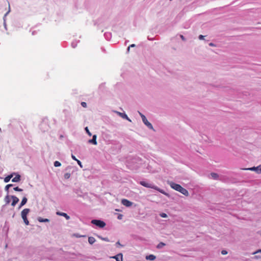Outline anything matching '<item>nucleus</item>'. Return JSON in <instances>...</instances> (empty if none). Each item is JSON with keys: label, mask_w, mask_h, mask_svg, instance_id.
Here are the masks:
<instances>
[{"label": "nucleus", "mask_w": 261, "mask_h": 261, "mask_svg": "<svg viewBox=\"0 0 261 261\" xmlns=\"http://www.w3.org/2000/svg\"><path fill=\"white\" fill-rule=\"evenodd\" d=\"M135 46H136V45H135V44H132L130 45L128 47V48H127V51L128 53V52L129 51L130 48V47H135Z\"/></svg>", "instance_id": "24"}, {"label": "nucleus", "mask_w": 261, "mask_h": 261, "mask_svg": "<svg viewBox=\"0 0 261 261\" xmlns=\"http://www.w3.org/2000/svg\"><path fill=\"white\" fill-rule=\"evenodd\" d=\"M140 115L141 116L142 121L143 123L150 129H153V126L152 124L147 120L146 117L142 114L141 113L139 112Z\"/></svg>", "instance_id": "4"}, {"label": "nucleus", "mask_w": 261, "mask_h": 261, "mask_svg": "<svg viewBox=\"0 0 261 261\" xmlns=\"http://www.w3.org/2000/svg\"><path fill=\"white\" fill-rule=\"evenodd\" d=\"M164 246H165V244L163 243V242H161L160 243L156 246L157 248L158 249H161L162 248V247H163Z\"/></svg>", "instance_id": "18"}, {"label": "nucleus", "mask_w": 261, "mask_h": 261, "mask_svg": "<svg viewBox=\"0 0 261 261\" xmlns=\"http://www.w3.org/2000/svg\"><path fill=\"white\" fill-rule=\"evenodd\" d=\"M248 170H251V171H254V170H257V167H252L248 169Z\"/></svg>", "instance_id": "30"}, {"label": "nucleus", "mask_w": 261, "mask_h": 261, "mask_svg": "<svg viewBox=\"0 0 261 261\" xmlns=\"http://www.w3.org/2000/svg\"><path fill=\"white\" fill-rule=\"evenodd\" d=\"M156 258V256L153 254H150V255H147L145 257V258L147 260H153L154 259H155Z\"/></svg>", "instance_id": "11"}, {"label": "nucleus", "mask_w": 261, "mask_h": 261, "mask_svg": "<svg viewBox=\"0 0 261 261\" xmlns=\"http://www.w3.org/2000/svg\"><path fill=\"white\" fill-rule=\"evenodd\" d=\"M38 220L40 222H48L49 221V220L48 219H43V218H42L41 217H39L38 219Z\"/></svg>", "instance_id": "15"}, {"label": "nucleus", "mask_w": 261, "mask_h": 261, "mask_svg": "<svg viewBox=\"0 0 261 261\" xmlns=\"http://www.w3.org/2000/svg\"><path fill=\"white\" fill-rule=\"evenodd\" d=\"M91 223L100 228H103L106 226V223L99 220H93L91 221Z\"/></svg>", "instance_id": "5"}, {"label": "nucleus", "mask_w": 261, "mask_h": 261, "mask_svg": "<svg viewBox=\"0 0 261 261\" xmlns=\"http://www.w3.org/2000/svg\"><path fill=\"white\" fill-rule=\"evenodd\" d=\"M116 245L118 246H122V245H121L120 243V242L118 241L116 243Z\"/></svg>", "instance_id": "36"}, {"label": "nucleus", "mask_w": 261, "mask_h": 261, "mask_svg": "<svg viewBox=\"0 0 261 261\" xmlns=\"http://www.w3.org/2000/svg\"><path fill=\"white\" fill-rule=\"evenodd\" d=\"M211 175L214 179H216L218 178V175L216 173H212Z\"/></svg>", "instance_id": "20"}, {"label": "nucleus", "mask_w": 261, "mask_h": 261, "mask_svg": "<svg viewBox=\"0 0 261 261\" xmlns=\"http://www.w3.org/2000/svg\"><path fill=\"white\" fill-rule=\"evenodd\" d=\"M56 214L57 215L64 217L66 220H69L70 219V217L66 213L57 212Z\"/></svg>", "instance_id": "8"}, {"label": "nucleus", "mask_w": 261, "mask_h": 261, "mask_svg": "<svg viewBox=\"0 0 261 261\" xmlns=\"http://www.w3.org/2000/svg\"><path fill=\"white\" fill-rule=\"evenodd\" d=\"M122 215L121 214H120V215L118 216V219H119V220L121 219H122Z\"/></svg>", "instance_id": "35"}, {"label": "nucleus", "mask_w": 261, "mask_h": 261, "mask_svg": "<svg viewBox=\"0 0 261 261\" xmlns=\"http://www.w3.org/2000/svg\"><path fill=\"white\" fill-rule=\"evenodd\" d=\"M113 258L116 259L117 261H122L123 259V255L122 253H119L117 255L113 256Z\"/></svg>", "instance_id": "10"}, {"label": "nucleus", "mask_w": 261, "mask_h": 261, "mask_svg": "<svg viewBox=\"0 0 261 261\" xmlns=\"http://www.w3.org/2000/svg\"><path fill=\"white\" fill-rule=\"evenodd\" d=\"M257 170H259V172H261V166H259L257 167Z\"/></svg>", "instance_id": "37"}, {"label": "nucleus", "mask_w": 261, "mask_h": 261, "mask_svg": "<svg viewBox=\"0 0 261 261\" xmlns=\"http://www.w3.org/2000/svg\"><path fill=\"white\" fill-rule=\"evenodd\" d=\"M140 184L141 185H142V186H144L146 188H149L154 189L166 196H168V194L166 192H165L163 190L159 188H158V187L152 185L151 184H149V183L147 182L144 181H141L140 182Z\"/></svg>", "instance_id": "2"}, {"label": "nucleus", "mask_w": 261, "mask_h": 261, "mask_svg": "<svg viewBox=\"0 0 261 261\" xmlns=\"http://www.w3.org/2000/svg\"><path fill=\"white\" fill-rule=\"evenodd\" d=\"M121 203L127 207L131 206L133 204V203L131 201L126 199H123L121 200Z\"/></svg>", "instance_id": "6"}, {"label": "nucleus", "mask_w": 261, "mask_h": 261, "mask_svg": "<svg viewBox=\"0 0 261 261\" xmlns=\"http://www.w3.org/2000/svg\"><path fill=\"white\" fill-rule=\"evenodd\" d=\"M258 253H261V249H258V250L254 252L252 254H257Z\"/></svg>", "instance_id": "31"}, {"label": "nucleus", "mask_w": 261, "mask_h": 261, "mask_svg": "<svg viewBox=\"0 0 261 261\" xmlns=\"http://www.w3.org/2000/svg\"><path fill=\"white\" fill-rule=\"evenodd\" d=\"M27 200L28 199L26 197H23V199H22L19 207H21L23 205H24L27 203Z\"/></svg>", "instance_id": "14"}, {"label": "nucleus", "mask_w": 261, "mask_h": 261, "mask_svg": "<svg viewBox=\"0 0 261 261\" xmlns=\"http://www.w3.org/2000/svg\"><path fill=\"white\" fill-rule=\"evenodd\" d=\"M167 184L171 187L173 189L181 193L183 195L188 196H189V192L188 190L182 187L180 185L176 184L171 181H168Z\"/></svg>", "instance_id": "1"}, {"label": "nucleus", "mask_w": 261, "mask_h": 261, "mask_svg": "<svg viewBox=\"0 0 261 261\" xmlns=\"http://www.w3.org/2000/svg\"><path fill=\"white\" fill-rule=\"evenodd\" d=\"M221 253L223 255H225V254H227V252L226 250H222L221 251Z\"/></svg>", "instance_id": "33"}, {"label": "nucleus", "mask_w": 261, "mask_h": 261, "mask_svg": "<svg viewBox=\"0 0 261 261\" xmlns=\"http://www.w3.org/2000/svg\"><path fill=\"white\" fill-rule=\"evenodd\" d=\"M204 37V36L200 35L199 36V39H202Z\"/></svg>", "instance_id": "38"}, {"label": "nucleus", "mask_w": 261, "mask_h": 261, "mask_svg": "<svg viewBox=\"0 0 261 261\" xmlns=\"http://www.w3.org/2000/svg\"><path fill=\"white\" fill-rule=\"evenodd\" d=\"M64 176L65 179H68L70 177V174L69 173H66L64 174Z\"/></svg>", "instance_id": "23"}, {"label": "nucleus", "mask_w": 261, "mask_h": 261, "mask_svg": "<svg viewBox=\"0 0 261 261\" xmlns=\"http://www.w3.org/2000/svg\"><path fill=\"white\" fill-rule=\"evenodd\" d=\"M14 190H15V191H19V192H21L22 191V189L19 188V187H15L14 188Z\"/></svg>", "instance_id": "26"}, {"label": "nucleus", "mask_w": 261, "mask_h": 261, "mask_svg": "<svg viewBox=\"0 0 261 261\" xmlns=\"http://www.w3.org/2000/svg\"><path fill=\"white\" fill-rule=\"evenodd\" d=\"M30 210L29 208H24L23 210L21 213V217L25 224V225H28L29 224V221L27 219V215L29 213Z\"/></svg>", "instance_id": "3"}, {"label": "nucleus", "mask_w": 261, "mask_h": 261, "mask_svg": "<svg viewBox=\"0 0 261 261\" xmlns=\"http://www.w3.org/2000/svg\"><path fill=\"white\" fill-rule=\"evenodd\" d=\"M76 161L77 162V164L80 166V167H82V165L81 162L80 160H77Z\"/></svg>", "instance_id": "32"}, {"label": "nucleus", "mask_w": 261, "mask_h": 261, "mask_svg": "<svg viewBox=\"0 0 261 261\" xmlns=\"http://www.w3.org/2000/svg\"><path fill=\"white\" fill-rule=\"evenodd\" d=\"M71 157H72V159L75 161H76L77 159H76V158H75V156L73 155H71Z\"/></svg>", "instance_id": "34"}, {"label": "nucleus", "mask_w": 261, "mask_h": 261, "mask_svg": "<svg viewBox=\"0 0 261 261\" xmlns=\"http://www.w3.org/2000/svg\"><path fill=\"white\" fill-rule=\"evenodd\" d=\"M122 261H123V260H122Z\"/></svg>", "instance_id": "42"}, {"label": "nucleus", "mask_w": 261, "mask_h": 261, "mask_svg": "<svg viewBox=\"0 0 261 261\" xmlns=\"http://www.w3.org/2000/svg\"><path fill=\"white\" fill-rule=\"evenodd\" d=\"M81 105L84 108H86L87 107V103L85 102H81Z\"/></svg>", "instance_id": "29"}, {"label": "nucleus", "mask_w": 261, "mask_h": 261, "mask_svg": "<svg viewBox=\"0 0 261 261\" xmlns=\"http://www.w3.org/2000/svg\"><path fill=\"white\" fill-rule=\"evenodd\" d=\"M12 184H9V185H7L6 187H5V190L7 191V192L8 191V189H9L10 187H12Z\"/></svg>", "instance_id": "25"}, {"label": "nucleus", "mask_w": 261, "mask_h": 261, "mask_svg": "<svg viewBox=\"0 0 261 261\" xmlns=\"http://www.w3.org/2000/svg\"><path fill=\"white\" fill-rule=\"evenodd\" d=\"M20 180V176L17 174L14 178L12 179V182H19Z\"/></svg>", "instance_id": "12"}, {"label": "nucleus", "mask_w": 261, "mask_h": 261, "mask_svg": "<svg viewBox=\"0 0 261 261\" xmlns=\"http://www.w3.org/2000/svg\"><path fill=\"white\" fill-rule=\"evenodd\" d=\"M160 216L162 218H166V217H167V215L165 213H162V214H160Z\"/></svg>", "instance_id": "28"}, {"label": "nucleus", "mask_w": 261, "mask_h": 261, "mask_svg": "<svg viewBox=\"0 0 261 261\" xmlns=\"http://www.w3.org/2000/svg\"><path fill=\"white\" fill-rule=\"evenodd\" d=\"M96 241L95 239L93 237H90L88 238V242L90 244H93Z\"/></svg>", "instance_id": "13"}, {"label": "nucleus", "mask_w": 261, "mask_h": 261, "mask_svg": "<svg viewBox=\"0 0 261 261\" xmlns=\"http://www.w3.org/2000/svg\"><path fill=\"white\" fill-rule=\"evenodd\" d=\"M260 257L259 256L256 255L254 256V258L255 259H258Z\"/></svg>", "instance_id": "39"}, {"label": "nucleus", "mask_w": 261, "mask_h": 261, "mask_svg": "<svg viewBox=\"0 0 261 261\" xmlns=\"http://www.w3.org/2000/svg\"><path fill=\"white\" fill-rule=\"evenodd\" d=\"M85 130L86 131L87 133L90 136H91L92 135L91 133L90 132L88 127H86L85 128Z\"/></svg>", "instance_id": "27"}, {"label": "nucleus", "mask_w": 261, "mask_h": 261, "mask_svg": "<svg viewBox=\"0 0 261 261\" xmlns=\"http://www.w3.org/2000/svg\"><path fill=\"white\" fill-rule=\"evenodd\" d=\"M61 165V164L59 161H55L54 162V166L55 167H59Z\"/></svg>", "instance_id": "22"}, {"label": "nucleus", "mask_w": 261, "mask_h": 261, "mask_svg": "<svg viewBox=\"0 0 261 261\" xmlns=\"http://www.w3.org/2000/svg\"><path fill=\"white\" fill-rule=\"evenodd\" d=\"M119 115L123 118H124V119H126L127 120H129V121H130L129 118H128L126 114H124V113H119Z\"/></svg>", "instance_id": "17"}, {"label": "nucleus", "mask_w": 261, "mask_h": 261, "mask_svg": "<svg viewBox=\"0 0 261 261\" xmlns=\"http://www.w3.org/2000/svg\"><path fill=\"white\" fill-rule=\"evenodd\" d=\"M180 37H181V38L182 39V40H184V36L182 35H180Z\"/></svg>", "instance_id": "41"}, {"label": "nucleus", "mask_w": 261, "mask_h": 261, "mask_svg": "<svg viewBox=\"0 0 261 261\" xmlns=\"http://www.w3.org/2000/svg\"><path fill=\"white\" fill-rule=\"evenodd\" d=\"M72 237H74L75 238H82V237H85L86 236L84 235H80L78 233H74L72 234Z\"/></svg>", "instance_id": "19"}, {"label": "nucleus", "mask_w": 261, "mask_h": 261, "mask_svg": "<svg viewBox=\"0 0 261 261\" xmlns=\"http://www.w3.org/2000/svg\"><path fill=\"white\" fill-rule=\"evenodd\" d=\"M96 138L97 136L96 135H93L92 139L89 140V143L93 144L94 145H97Z\"/></svg>", "instance_id": "9"}, {"label": "nucleus", "mask_w": 261, "mask_h": 261, "mask_svg": "<svg viewBox=\"0 0 261 261\" xmlns=\"http://www.w3.org/2000/svg\"><path fill=\"white\" fill-rule=\"evenodd\" d=\"M209 45H210V46H215V45H214L213 43H210L209 44Z\"/></svg>", "instance_id": "40"}, {"label": "nucleus", "mask_w": 261, "mask_h": 261, "mask_svg": "<svg viewBox=\"0 0 261 261\" xmlns=\"http://www.w3.org/2000/svg\"><path fill=\"white\" fill-rule=\"evenodd\" d=\"M13 177V175L11 174L10 175L7 176L4 178V181L5 182H8L10 181V179Z\"/></svg>", "instance_id": "16"}, {"label": "nucleus", "mask_w": 261, "mask_h": 261, "mask_svg": "<svg viewBox=\"0 0 261 261\" xmlns=\"http://www.w3.org/2000/svg\"><path fill=\"white\" fill-rule=\"evenodd\" d=\"M11 197L13 199L11 205L12 206H14L16 204V203H18V202L19 201V199L15 196H12Z\"/></svg>", "instance_id": "7"}, {"label": "nucleus", "mask_w": 261, "mask_h": 261, "mask_svg": "<svg viewBox=\"0 0 261 261\" xmlns=\"http://www.w3.org/2000/svg\"><path fill=\"white\" fill-rule=\"evenodd\" d=\"M5 201L6 204H8L10 202V197L8 195H7L5 197Z\"/></svg>", "instance_id": "21"}]
</instances>
